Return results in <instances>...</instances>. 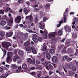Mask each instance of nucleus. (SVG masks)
<instances>
[{"label":"nucleus","mask_w":78,"mask_h":78,"mask_svg":"<svg viewBox=\"0 0 78 78\" xmlns=\"http://www.w3.org/2000/svg\"><path fill=\"white\" fill-rule=\"evenodd\" d=\"M25 50L27 51V53H31L32 51V53L33 54H36L37 53L36 49L30 46L26 48Z\"/></svg>","instance_id":"1"},{"label":"nucleus","mask_w":78,"mask_h":78,"mask_svg":"<svg viewBox=\"0 0 78 78\" xmlns=\"http://www.w3.org/2000/svg\"><path fill=\"white\" fill-rule=\"evenodd\" d=\"M12 55V52H9L7 53L8 57L6 58V62L10 64L12 62V60L10 57H11Z\"/></svg>","instance_id":"2"},{"label":"nucleus","mask_w":78,"mask_h":78,"mask_svg":"<svg viewBox=\"0 0 78 78\" xmlns=\"http://www.w3.org/2000/svg\"><path fill=\"white\" fill-rule=\"evenodd\" d=\"M72 65V64H69L67 63L65 67H63L64 70L66 73H67V70L66 69H71Z\"/></svg>","instance_id":"3"},{"label":"nucleus","mask_w":78,"mask_h":78,"mask_svg":"<svg viewBox=\"0 0 78 78\" xmlns=\"http://www.w3.org/2000/svg\"><path fill=\"white\" fill-rule=\"evenodd\" d=\"M11 45V44L9 43L8 42H4L2 44V47L3 48H5L7 50L8 47H9Z\"/></svg>","instance_id":"4"},{"label":"nucleus","mask_w":78,"mask_h":78,"mask_svg":"<svg viewBox=\"0 0 78 78\" xmlns=\"http://www.w3.org/2000/svg\"><path fill=\"white\" fill-rule=\"evenodd\" d=\"M45 24H44L43 21H41V23H39V27L41 30H44V27Z\"/></svg>","instance_id":"5"},{"label":"nucleus","mask_w":78,"mask_h":78,"mask_svg":"<svg viewBox=\"0 0 78 78\" xmlns=\"http://www.w3.org/2000/svg\"><path fill=\"white\" fill-rule=\"evenodd\" d=\"M69 11V9H66V12H65V13L64 14V22H66V17H67V16L66 15L67 14V12H68Z\"/></svg>","instance_id":"6"},{"label":"nucleus","mask_w":78,"mask_h":78,"mask_svg":"<svg viewBox=\"0 0 78 78\" xmlns=\"http://www.w3.org/2000/svg\"><path fill=\"white\" fill-rule=\"evenodd\" d=\"M64 29L65 30V31L66 33H67V32H70L71 29L70 27V26L68 25H66L64 27Z\"/></svg>","instance_id":"7"},{"label":"nucleus","mask_w":78,"mask_h":78,"mask_svg":"<svg viewBox=\"0 0 78 78\" xmlns=\"http://www.w3.org/2000/svg\"><path fill=\"white\" fill-rule=\"evenodd\" d=\"M20 20H21V17L20 16H17L15 18V21L16 23H20Z\"/></svg>","instance_id":"8"},{"label":"nucleus","mask_w":78,"mask_h":78,"mask_svg":"<svg viewBox=\"0 0 78 78\" xmlns=\"http://www.w3.org/2000/svg\"><path fill=\"white\" fill-rule=\"evenodd\" d=\"M27 61L30 64H35V59H33V61L31 60V59L30 58H29L27 59Z\"/></svg>","instance_id":"9"},{"label":"nucleus","mask_w":78,"mask_h":78,"mask_svg":"<svg viewBox=\"0 0 78 78\" xmlns=\"http://www.w3.org/2000/svg\"><path fill=\"white\" fill-rule=\"evenodd\" d=\"M7 22L8 23V25L9 26H11L13 22V21H12V19H9L7 20Z\"/></svg>","instance_id":"10"},{"label":"nucleus","mask_w":78,"mask_h":78,"mask_svg":"<svg viewBox=\"0 0 78 78\" xmlns=\"http://www.w3.org/2000/svg\"><path fill=\"white\" fill-rule=\"evenodd\" d=\"M6 10H5V12H7L8 11V10H9V11L10 12L12 13L13 14H14V11L11 10V9L9 7H7L6 8Z\"/></svg>","instance_id":"11"},{"label":"nucleus","mask_w":78,"mask_h":78,"mask_svg":"<svg viewBox=\"0 0 78 78\" xmlns=\"http://www.w3.org/2000/svg\"><path fill=\"white\" fill-rule=\"evenodd\" d=\"M12 32H7L6 34V37H11V36H12Z\"/></svg>","instance_id":"12"},{"label":"nucleus","mask_w":78,"mask_h":78,"mask_svg":"<svg viewBox=\"0 0 78 78\" xmlns=\"http://www.w3.org/2000/svg\"><path fill=\"white\" fill-rule=\"evenodd\" d=\"M44 32L45 34H46L43 35V37L44 39H47V34L48 33V32H47V31L46 29L44 30Z\"/></svg>","instance_id":"13"},{"label":"nucleus","mask_w":78,"mask_h":78,"mask_svg":"<svg viewBox=\"0 0 78 78\" xmlns=\"http://www.w3.org/2000/svg\"><path fill=\"white\" fill-rule=\"evenodd\" d=\"M55 33H56V32L50 33L48 35L49 37H55Z\"/></svg>","instance_id":"14"},{"label":"nucleus","mask_w":78,"mask_h":78,"mask_svg":"<svg viewBox=\"0 0 78 78\" xmlns=\"http://www.w3.org/2000/svg\"><path fill=\"white\" fill-rule=\"evenodd\" d=\"M52 62L54 63H56L58 62V60H57V57L56 56H54L52 58Z\"/></svg>","instance_id":"15"},{"label":"nucleus","mask_w":78,"mask_h":78,"mask_svg":"<svg viewBox=\"0 0 78 78\" xmlns=\"http://www.w3.org/2000/svg\"><path fill=\"white\" fill-rule=\"evenodd\" d=\"M11 67L12 69H16L17 68V66L15 64L11 65Z\"/></svg>","instance_id":"16"},{"label":"nucleus","mask_w":78,"mask_h":78,"mask_svg":"<svg viewBox=\"0 0 78 78\" xmlns=\"http://www.w3.org/2000/svg\"><path fill=\"white\" fill-rule=\"evenodd\" d=\"M18 53L20 56H22L23 55V52L21 50L18 49Z\"/></svg>","instance_id":"17"},{"label":"nucleus","mask_w":78,"mask_h":78,"mask_svg":"<svg viewBox=\"0 0 78 78\" xmlns=\"http://www.w3.org/2000/svg\"><path fill=\"white\" fill-rule=\"evenodd\" d=\"M6 23L5 21H2L1 22H0V25H2V26H4L6 25Z\"/></svg>","instance_id":"18"},{"label":"nucleus","mask_w":78,"mask_h":78,"mask_svg":"<svg viewBox=\"0 0 78 78\" xmlns=\"http://www.w3.org/2000/svg\"><path fill=\"white\" fill-rule=\"evenodd\" d=\"M46 69L48 70H49V69H52V66H51V64H49V66H46Z\"/></svg>","instance_id":"19"},{"label":"nucleus","mask_w":78,"mask_h":78,"mask_svg":"<svg viewBox=\"0 0 78 78\" xmlns=\"http://www.w3.org/2000/svg\"><path fill=\"white\" fill-rule=\"evenodd\" d=\"M26 18L27 19H29V20H30L31 21V22H33V18H32V16H26Z\"/></svg>","instance_id":"20"},{"label":"nucleus","mask_w":78,"mask_h":78,"mask_svg":"<svg viewBox=\"0 0 78 78\" xmlns=\"http://www.w3.org/2000/svg\"><path fill=\"white\" fill-rule=\"evenodd\" d=\"M49 52L50 53H51V54H53V53H55V49H54V48L50 49Z\"/></svg>","instance_id":"21"},{"label":"nucleus","mask_w":78,"mask_h":78,"mask_svg":"<svg viewBox=\"0 0 78 78\" xmlns=\"http://www.w3.org/2000/svg\"><path fill=\"white\" fill-rule=\"evenodd\" d=\"M22 67L23 69H27V65L26 64H23Z\"/></svg>","instance_id":"22"},{"label":"nucleus","mask_w":78,"mask_h":78,"mask_svg":"<svg viewBox=\"0 0 78 78\" xmlns=\"http://www.w3.org/2000/svg\"><path fill=\"white\" fill-rule=\"evenodd\" d=\"M23 71V70H22V69H21V70H20L18 69H17L15 71V73H19L20 72H22Z\"/></svg>","instance_id":"23"},{"label":"nucleus","mask_w":78,"mask_h":78,"mask_svg":"<svg viewBox=\"0 0 78 78\" xmlns=\"http://www.w3.org/2000/svg\"><path fill=\"white\" fill-rule=\"evenodd\" d=\"M9 75V74L8 73L5 74H4L3 76H2L1 77V78H6Z\"/></svg>","instance_id":"24"},{"label":"nucleus","mask_w":78,"mask_h":78,"mask_svg":"<svg viewBox=\"0 0 78 78\" xmlns=\"http://www.w3.org/2000/svg\"><path fill=\"white\" fill-rule=\"evenodd\" d=\"M68 76H72L73 73L71 71H69L68 72Z\"/></svg>","instance_id":"25"},{"label":"nucleus","mask_w":78,"mask_h":78,"mask_svg":"<svg viewBox=\"0 0 78 78\" xmlns=\"http://www.w3.org/2000/svg\"><path fill=\"white\" fill-rule=\"evenodd\" d=\"M46 57L48 59H50L51 58L50 54L49 53H48L46 55Z\"/></svg>","instance_id":"26"},{"label":"nucleus","mask_w":78,"mask_h":78,"mask_svg":"<svg viewBox=\"0 0 78 78\" xmlns=\"http://www.w3.org/2000/svg\"><path fill=\"white\" fill-rule=\"evenodd\" d=\"M62 31L61 30H59L58 32V34L59 36H61L62 35Z\"/></svg>","instance_id":"27"},{"label":"nucleus","mask_w":78,"mask_h":78,"mask_svg":"<svg viewBox=\"0 0 78 78\" xmlns=\"http://www.w3.org/2000/svg\"><path fill=\"white\" fill-rule=\"evenodd\" d=\"M30 44V41H28L27 42H26L24 44V45L25 46H27V45H29Z\"/></svg>","instance_id":"28"},{"label":"nucleus","mask_w":78,"mask_h":78,"mask_svg":"<svg viewBox=\"0 0 78 78\" xmlns=\"http://www.w3.org/2000/svg\"><path fill=\"white\" fill-rule=\"evenodd\" d=\"M46 50H47V46H46L45 45H44L42 49V51H45Z\"/></svg>","instance_id":"29"},{"label":"nucleus","mask_w":78,"mask_h":78,"mask_svg":"<svg viewBox=\"0 0 78 78\" xmlns=\"http://www.w3.org/2000/svg\"><path fill=\"white\" fill-rule=\"evenodd\" d=\"M0 35L1 36H3L5 35V33L2 31H0Z\"/></svg>","instance_id":"30"},{"label":"nucleus","mask_w":78,"mask_h":78,"mask_svg":"<svg viewBox=\"0 0 78 78\" xmlns=\"http://www.w3.org/2000/svg\"><path fill=\"white\" fill-rule=\"evenodd\" d=\"M67 48H66V47H65L64 48L63 50L62 51V53H66V49Z\"/></svg>","instance_id":"31"},{"label":"nucleus","mask_w":78,"mask_h":78,"mask_svg":"<svg viewBox=\"0 0 78 78\" xmlns=\"http://www.w3.org/2000/svg\"><path fill=\"white\" fill-rule=\"evenodd\" d=\"M62 22H63V20H61V21H59V24H58L57 26L58 27H60V26H61V24L62 23Z\"/></svg>","instance_id":"32"},{"label":"nucleus","mask_w":78,"mask_h":78,"mask_svg":"<svg viewBox=\"0 0 78 78\" xmlns=\"http://www.w3.org/2000/svg\"><path fill=\"white\" fill-rule=\"evenodd\" d=\"M24 12L26 14H27L28 11H27V9H24Z\"/></svg>","instance_id":"33"},{"label":"nucleus","mask_w":78,"mask_h":78,"mask_svg":"<svg viewBox=\"0 0 78 78\" xmlns=\"http://www.w3.org/2000/svg\"><path fill=\"white\" fill-rule=\"evenodd\" d=\"M42 69V66L39 65L37 67V69L40 70H41Z\"/></svg>","instance_id":"34"},{"label":"nucleus","mask_w":78,"mask_h":78,"mask_svg":"<svg viewBox=\"0 0 78 78\" xmlns=\"http://www.w3.org/2000/svg\"><path fill=\"white\" fill-rule=\"evenodd\" d=\"M17 63L18 64H21V63H22V60L20 59L18 60L17 61Z\"/></svg>","instance_id":"35"},{"label":"nucleus","mask_w":78,"mask_h":78,"mask_svg":"<svg viewBox=\"0 0 78 78\" xmlns=\"http://www.w3.org/2000/svg\"><path fill=\"white\" fill-rule=\"evenodd\" d=\"M33 41L37 43L38 42V40H37V38H34Z\"/></svg>","instance_id":"36"},{"label":"nucleus","mask_w":78,"mask_h":78,"mask_svg":"<svg viewBox=\"0 0 78 78\" xmlns=\"http://www.w3.org/2000/svg\"><path fill=\"white\" fill-rule=\"evenodd\" d=\"M49 63H50V62H45L43 64V65L44 66H46V65H47V64H49Z\"/></svg>","instance_id":"37"},{"label":"nucleus","mask_w":78,"mask_h":78,"mask_svg":"<svg viewBox=\"0 0 78 78\" xmlns=\"http://www.w3.org/2000/svg\"><path fill=\"white\" fill-rule=\"evenodd\" d=\"M39 72H37V78H39L41 76V74L39 73Z\"/></svg>","instance_id":"38"},{"label":"nucleus","mask_w":78,"mask_h":78,"mask_svg":"<svg viewBox=\"0 0 78 78\" xmlns=\"http://www.w3.org/2000/svg\"><path fill=\"white\" fill-rule=\"evenodd\" d=\"M3 52L4 54L3 57H2V58H3V57H4V56H5V55H6V51L5 50H4Z\"/></svg>","instance_id":"39"},{"label":"nucleus","mask_w":78,"mask_h":78,"mask_svg":"<svg viewBox=\"0 0 78 78\" xmlns=\"http://www.w3.org/2000/svg\"><path fill=\"white\" fill-rule=\"evenodd\" d=\"M5 28L6 29V30H9V29H11V27H8V26L7 25L5 27Z\"/></svg>","instance_id":"40"},{"label":"nucleus","mask_w":78,"mask_h":78,"mask_svg":"<svg viewBox=\"0 0 78 78\" xmlns=\"http://www.w3.org/2000/svg\"><path fill=\"white\" fill-rule=\"evenodd\" d=\"M48 18H45V17H43V21L44 22H45V21L47 20H48Z\"/></svg>","instance_id":"41"},{"label":"nucleus","mask_w":78,"mask_h":78,"mask_svg":"<svg viewBox=\"0 0 78 78\" xmlns=\"http://www.w3.org/2000/svg\"><path fill=\"white\" fill-rule=\"evenodd\" d=\"M76 19L75 18H74L73 19V20L74 21L73 23V25H75V22H76Z\"/></svg>","instance_id":"42"},{"label":"nucleus","mask_w":78,"mask_h":78,"mask_svg":"<svg viewBox=\"0 0 78 78\" xmlns=\"http://www.w3.org/2000/svg\"><path fill=\"white\" fill-rule=\"evenodd\" d=\"M50 4H48L46 5V8L47 9H48V8H49V7H50Z\"/></svg>","instance_id":"43"},{"label":"nucleus","mask_w":78,"mask_h":78,"mask_svg":"<svg viewBox=\"0 0 78 78\" xmlns=\"http://www.w3.org/2000/svg\"><path fill=\"white\" fill-rule=\"evenodd\" d=\"M30 74L31 75H33V76H34L35 75H36V73L35 72H33L32 73H30Z\"/></svg>","instance_id":"44"},{"label":"nucleus","mask_w":78,"mask_h":78,"mask_svg":"<svg viewBox=\"0 0 78 78\" xmlns=\"http://www.w3.org/2000/svg\"><path fill=\"white\" fill-rule=\"evenodd\" d=\"M67 58V57L66 55H65L64 56V57H63V59L64 60H66Z\"/></svg>","instance_id":"45"},{"label":"nucleus","mask_w":78,"mask_h":78,"mask_svg":"<svg viewBox=\"0 0 78 78\" xmlns=\"http://www.w3.org/2000/svg\"><path fill=\"white\" fill-rule=\"evenodd\" d=\"M37 37V36L36 34H34L33 35V38L35 39V38H36V37Z\"/></svg>","instance_id":"46"},{"label":"nucleus","mask_w":78,"mask_h":78,"mask_svg":"<svg viewBox=\"0 0 78 78\" xmlns=\"http://www.w3.org/2000/svg\"><path fill=\"white\" fill-rule=\"evenodd\" d=\"M0 13L1 14H4V11L2 10H0Z\"/></svg>","instance_id":"47"},{"label":"nucleus","mask_w":78,"mask_h":78,"mask_svg":"<svg viewBox=\"0 0 78 78\" xmlns=\"http://www.w3.org/2000/svg\"><path fill=\"white\" fill-rule=\"evenodd\" d=\"M72 59L70 58H67V61H72Z\"/></svg>","instance_id":"48"},{"label":"nucleus","mask_w":78,"mask_h":78,"mask_svg":"<svg viewBox=\"0 0 78 78\" xmlns=\"http://www.w3.org/2000/svg\"><path fill=\"white\" fill-rule=\"evenodd\" d=\"M14 58H15L16 59H19V57L17 55H16L14 57Z\"/></svg>","instance_id":"49"},{"label":"nucleus","mask_w":78,"mask_h":78,"mask_svg":"<svg viewBox=\"0 0 78 78\" xmlns=\"http://www.w3.org/2000/svg\"><path fill=\"white\" fill-rule=\"evenodd\" d=\"M72 70L73 71H76V68L75 67H73L72 68Z\"/></svg>","instance_id":"50"},{"label":"nucleus","mask_w":78,"mask_h":78,"mask_svg":"<svg viewBox=\"0 0 78 78\" xmlns=\"http://www.w3.org/2000/svg\"><path fill=\"white\" fill-rule=\"evenodd\" d=\"M23 0H19L18 1V3H23Z\"/></svg>","instance_id":"51"},{"label":"nucleus","mask_w":78,"mask_h":78,"mask_svg":"<svg viewBox=\"0 0 78 78\" xmlns=\"http://www.w3.org/2000/svg\"><path fill=\"white\" fill-rule=\"evenodd\" d=\"M76 34L73 33L72 35V37H76Z\"/></svg>","instance_id":"52"},{"label":"nucleus","mask_w":78,"mask_h":78,"mask_svg":"<svg viewBox=\"0 0 78 78\" xmlns=\"http://www.w3.org/2000/svg\"><path fill=\"white\" fill-rule=\"evenodd\" d=\"M34 12H37V11H38V10L37 9L35 8L33 10Z\"/></svg>","instance_id":"53"},{"label":"nucleus","mask_w":78,"mask_h":78,"mask_svg":"<svg viewBox=\"0 0 78 78\" xmlns=\"http://www.w3.org/2000/svg\"><path fill=\"white\" fill-rule=\"evenodd\" d=\"M18 69L21 70V69H22V66H18Z\"/></svg>","instance_id":"54"},{"label":"nucleus","mask_w":78,"mask_h":78,"mask_svg":"<svg viewBox=\"0 0 78 78\" xmlns=\"http://www.w3.org/2000/svg\"><path fill=\"white\" fill-rule=\"evenodd\" d=\"M59 75H62V74H64V73L62 72H59Z\"/></svg>","instance_id":"55"},{"label":"nucleus","mask_w":78,"mask_h":78,"mask_svg":"<svg viewBox=\"0 0 78 78\" xmlns=\"http://www.w3.org/2000/svg\"><path fill=\"white\" fill-rule=\"evenodd\" d=\"M13 47L14 48H16V47H17V45L16 44H13Z\"/></svg>","instance_id":"56"},{"label":"nucleus","mask_w":78,"mask_h":78,"mask_svg":"<svg viewBox=\"0 0 78 78\" xmlns=\"http://www.w3.org/2000/svg\"><path fill=\"white\" fill-rule=\"evenodd\" d=\"M52 64L53 65L55 68H56V66H57L56 65L53 63H52Z\"/></svg>","instance_id":"57"},{"label":"nucleus","mask_w":78,"mask_h":78,"mask_svg":"<svg viewBox=\"0 0 78 78\" xmlns=\"http://www.w3.org/2000/svg\"><path fill=\"white\" fill-rule=\"evenodd\" d=\"M70 43H66V45H67V46H69L70 45Z\"/></svg>","instance_id":"58"},{"label":"nucleus","mask_w":78,"mask_h":78,"mask_svg":"<svg viewBox=\"0 0 78 78\" xmlns=\"http://www.w3.org/2000/svg\"><path fill=\"white\" fill-rule=\"evenodd\" d=\"M34 69H35L34 67H31L29 69V70H34Z\"/></svg>","instance_id":"59"},{"label":"nucleus","mask_w":78,"mask_h":78,"mask_svg":"<svg viewBox=\"0 0 78 78\" xmlns=\"http://www.w3.org/2000/svg\"><path fill=\"white\" fill-rule=\"evenodd\" d=\"M38 39L39 42H41V41H42V38H38Z\"/></svg>","instance_id":"60"},{"label":"nucleus","mask_w":78,"mask_h":78,"mask_svg":"<svg viewBox=\"0 0 78 78\" xmlns=\"http://www.w3.org/2000/svg\"><path fill=\"white\" fill-rule=\"evenodd\" d=\"M16 61H17V59H16V58H15V57H14L13 59V61L14 62H16Z\"/></svg>","instance_id":"61"},{"label":"nucleus","mask_w":78,"mask_h":78,"mask_svg":"<svg viewBox=\"0 0 78 78\" xmlns=\"http://www.w3.org/2000/svg\"><path fill=\"white\" fill-rule=\"evenodd\" d=\"M74 14V12H70V15H73V14Z\"/></svg>","instance_id":"62"},{"label":"nucleus","mask_w":78,"mask_h":78,"mask_svg":"<svg viewBox=\"0 0 78 78\" xmlns=\"http://www.w3.org/2000/svg\"><path fill=\"white\" fill-rule=\"evenodd\" d=\"M36 64H40V62H39V61L36 60Z\"/></svg>","instance_id":"63"},{"label":"nucleus","mask_w":78,"mask_h":78,"mask_svg":"<svg viewBox=\"0 0 78 78\" xmlns=\"http://www.w3.org/2000/svg\"><path fill=\"white\" fill-rule=\"evenodd\" d=\"M76 30L78 31V26L76 27Z\"/></svg>","instance_id":"64"}]
</instances>
